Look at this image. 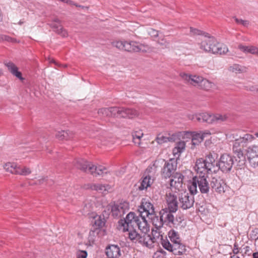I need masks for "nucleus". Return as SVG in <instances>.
I'll use <instances>...</instances> for the list:
<instances>
[{
  "mask_svg": "<svg viewBox=\"0 0 258 258\" xmlns=\"http://www.w3.org/2000/svg\"><path fill=\"white\" fill-rule=\"evenodd\" d=\"M98 114L102 116L132 118L137 116L139 112L133 108L114 106L100 108Z\"/></svg>",
  "mask_w": 258,
  "mask_h": 258,
  "instance_id": "1",
  "label": "nucleus"
},
{
  "mask_svg": "<svg viewBox=\"0 0 258 258\" xmlns=\"http://www.w3.org/2000/svg\"><path fill=\"white\" fill-rule=\"evenodd\" d=\"M218 158V155L214 153H210L205 158H199L196 160L195 169L198 172L204 174L215 173V167L214 164V159Z\"/></svg>",
  "mask_w": 258,
  "mask_h": 258,
  "instance_id": "2",
  "label": "nucleus"
},
{
  "mask_svg": "<svg viewBox=\"0 0 258 258\" xmlns=\"http://www.w3.org/2000/svg\"><path fill=\"white\" fill-rule=\"evenodd\" d=\"M146 217L142 213L137 215L134 212H131L126 215L125 218L120 219V223L127 224V227L129 226L134 227L136 225L143 233L142 234H146L150 230V226L146 219Z\"/></svg>",
  "mask_w": 258,
  "mask_h": 258,
  "instance_id": "3",
  "label": "nucleus"
},
{
  "mask_svg": "<svg viewBox=\"0 0 258 258\" xmlns=\"http://www.w3.org/2000/svg\"><path fill=\"white\" fill-rule=\"evenodd\" d=\"M113 47L119 50L128 52H146L149 50L147 45L140 44L137 41H115L111 42Z\"/></svg>",
  "mask_w": 258,
  "mask_h": 258,
  "instance_id": "4",
  "label": "nucleus"
},
{
  "mask_svg": "<svg viewBox=\"0 0 258 258\" xmlns=\"http://www.w3.org/2000/svg\"><path fill=\"white\" fill-rule=\"evenodd\" d=\"M75 166L78 169L85 172L90 173L95 176L103 175L107 173V169L101 165L95 166L88 164V162L83 159H79L76 160Z\"/></svg>",
  "mask_w": 258,
  "mask_h": 258,
  "instance_id": "5",
  "label": "nucleus"
},
{
  "mask_svg": "<svg viewBox=\"0 0 258 258\" xmlns=\"http://www.w3.org/2000/svg\"><path fill=\"white\" fill-rule=\"evenodd\" d=\"M214 159L215 173L219 170L223 173L230 172L234 165V157L229 154H224L220 158L219 161Z\"/></svg>",
  "mask_w": 258,
  "mask_h": 258,
  "instance_id": "6",
  "label": "nucleus"
},
{
  "mask_svg": "<svg viewBox=\"0 0 258 258\" xmlns=\"http://www.w3.org/2000/svg\"><path fill=\"white\" fill-rule=\"evenodd\" d=\"M118 226L123 232H128V238L132 242L139 244L142 243L143 234L139 233L133 226L127 227V224L120 223V220L118 221Z\"/></svg>",
  "mask_w": 258,
  "mask_h": 258,
  "instance_id": "7",
  "label": "nucleus"
},
{
  "mask_svg": "<svg viewBox=\"0 0 258 258\" xmlns=\"http://www.w3.org/2000/svg\"><path fill=\"white\" fill-rule=\"evenodd\" d=\"M161 244L165 249L173 252L174 255H182L186 251L185 245L180 242L171 244L167 239H162Z\"/></svg>",
  "mask_w": 258,
  "mask_h": 258,
  "instance_id": "8",
  "label": "nucleus"
},
{
  "mask_svg": "<svg viewBox=\"0 0 258 258\" xmlns=\"http://www.w3.org/2000/svg\"><path fill=\"white\" fill-rule=\"evenodd\" d=\"M177 166V160L175 158H170L165 161L164 165L161 170V175L162 178H167L171 177L175 172Z\"/></svg>",
  "mask_w": 258,
  "mask_h": 258,
  "instance_id": "9",
  "label": "nucleus"
},
{
  "mask_svg": "<svg viewBox=\"0 0 258 258\" xmlns=\"http://www.w3.org/2000/svg\"><path fill=\"white\" fill-rule=\"evenodd\" d=\"M129 210V204L125 201L115 203L111 207L112 215L114 218H118Z\"/></svg>",
  "mask_w": 258,
  "mask_h": 258,
  "instance_id": "10",
  "label": "nucleus"
},
{
  "mask_svg": "<svg viewBox=\"0 0 258 258\" xmlns=\"http://www.w3.org/2000/svg\"><path fill=\"white\" fill-rule=\"evenodd\" d=\"M217 41L215 37L210 36L209 34L205 35V38L199 44L200 48L206 52L212 53Z\"/></svg>",
  "mask_w": 258,
  "mask_h": 258,
  "instance_id": "11",
  "label": "nucleus"
},
{
  "mask_svg": "<svg viewBox=\"0 0 258 258\" xmlns=\"http://www.w3.org/2000/svg\"><path fill=\"white\" fill-rule=\"evenodd\" d=\"M178 199L180 207L183 210H186L192 207L195 203L194 196L190 195L186 191L179 193L178 194Z\"/></svg>",
  "mask_w": 258,
  "mask_h": 258,
  "instance_id": "12",
  "label": "nucleus"
},
{
  "mask_svg": "<svg viewBox=\"0 0 258 258\" xmlns=\"http://www.w3.org/2000/svg\"><path fill=\"white\" fill-rule=\"evenodd\" d=\"M139 213L142 214L147 217L153 216L155 211L153 205L146 198H143L142 200L139 209Z\"/></svg>",
  "mask_w": 258,
  "mask_h": 258,
  "instance_id": "13",
  "label": "nucleus"
},
{
  "mask_svg": "<svg viewBox=\"0 0 258 258\" xmlns=\"http://www.w3.org/2000/svg\"><path fill=\"white\" fill-rule=\"evenodd\" d=\"M92 223L93 229H91L89 234L90 236H95V233H98V230L105 226L106 220L104 215H96L94 217Z\"/></svg>",
  "mask_w": 258,
  "mask_h": 258,
  "instance_id": "14",
  "label": "nucleus"
},
{
  "mask_svg": "<svg viewBox=\"0 0 258 258\" xmlns=\"http://www.w3.org/2000/svg\"><path fill=\"white\" fill-rule=\"evenodd\" d=\"M175 212L168 210L167 209H162L160 212L159 215H161V220L164 222V225L170 227L175 226L176 222L175 221V217L173 215V213Z\"/></svg>",
  "mask_w": 258,
  "mask_h": 258,
  "instance_id": "15",
  "label": "nucleus"
},
{
  "mask_svg": "<svg viewBox=\"0 0 258 258\" xmlns=\"http://www.w3.org/2000/svg\"><path fill=\"white\" fill-rule=\"evenodd\" d=\"M211 188L215 191L222 194L225 192V188H226V183L220 177H212L210 180Z\"/></svg>",
  "mask_w": 258,
  "mask_h": 258,
  "instance_id": "16",
  "label": "nucleus"
},
{
  "mask_svg": "<svg viewBox=\"0 0 258 258\" xmlns=\"http://www.w3.org/2000/svg\"><path fill=\"white\" fill-rule=\"evenodd\" d=\"M197 182L201 193L208 195L211 188L210 180L209 181L205 175H200L197 177Z\"/></svg>",
  "mask_w": 258,
  "mask_h": 258,
  "instance_id": "17",
  "label": "nucleus"
},
{
  "mask_svg": "<svg viewBox=\"0 0 258 258\" xmlns=\"http://www.w3.org/2000/svg\"><path fill=\"white\" fill-rule=\"evenodd\" d=\"M48 25L53 30V31L58 35H60L62 37H68V33L67 31L62 26L61 21L58 18L54 19L52 22Z\"/></svg>",
  "mask_w": 258,
  "mask_h": 258,
  "instance_id": "18",
  "label": "nucleus"
},
{
  "mask_svg": "<svg viewBox=\"0 0 258 258\" xmlns=\"http://www.w3.org/2000/svg\"><path fill=\"white\" fill-rule=\"evenodd\" d=\"M190 119H196L200 122H207L208 123H213L214 118V114L204 112L196 114L189 117Z\"/></svg>",
  "mask_w": 258,
  "mask_h": 258,
  "instance_id": "19",
  "label": "nucleus"
},
{
  "mask_svg": "<svg viewBox=\"0 0 258 258\" xmlns=\"http://www.w3.org/2000/svg\"><path fill=\"white\" fill-rule=\"evenodd\" d=\"M176 195L173 193H169L166 195V201L168 205V210L171 212H176L178 209V203Z\"/></svg>",
  "mask_w": 258,
  "mask_h": 258,
  "instance_id": "20",
  "label": "nucleus"
},
{
  "mask_svg": "<svg viewBox=\"0 0 258 258\" xmlns=\"http://www.w3.org/2000/svg\"><path fill=\"white\" fill-rule=\"evenodd\" d=\"M180 75L183 80L186 81L190 84L199 87L203 78V77L200 76L189 75L185 73H181Z\"/></svg>",
  "mask_w": 258,
  "mask_h": 258,
  "instance_id": "21",
  "label": "nucleus"
},
{
  "mask_svg": "<svg viewBox=\"0 0 258 258\" xmlns=\"http://www.w3.org/2000/svg\"><path fill=\"white\" fill-rule=\"evenodd\" d=\"M4 64L7 67L9 71L13 76H15L21 81L24 80V78L22 77V73L18 71V67L13 62H5Z\"/></svg>",
  "mask_w": 258,
  "mask_h": 258,
  "instance_id": "22",
  "label": "nucleus"
},
{
  "mask_svg": "<svg viewBox=\"0 0 258 258\" xmlns=\"http://www.w3.org/2000/svg\"><path fill=\"white\" fill-rule=\"evenodd\" d=\"M105 253L108 258H117L120 254V248L116 245H109L106 248Z\"/></svg>",
  "mask_w": 258,
  "mask_h": 258,
  "instance_id": "23",
  "label": "nucleus"
},
{
  "mask_svg": "<svg viewBox=\"0 0 258 258\" xmlns=\"http://www.w3.org/2000/svg\"><path fill=\"white\" fill-rule=\"evenodd\" d=\"M141 244L149 248H152L154 246L155 242V238L153 236L148 234H143V238Z\"/></svg>",
  "mask_w": 258,
  "mask_h": 258,
  "instance_id": "24",
  "label": "nucleus"
},
{
  "mask_svg": "<svg viewBox=\"0 0 258 258\" xmlns=\"http://www.w3.org/2000/svg\"><path fill=\"white\" fill-rule=\"evenodd\" d=\"M178 139V137L176 134H169L168 137L159 135L156 139V142L159 144H162L168 142H174Z\"/></svg>",
  "mask_w": 258,
  "mask_h": 258,
  "instance_id": "25",
  "label": "nucleus"
},
{
  "mask_svg": "<svg viewBox=\"0 0 258 258\" xmlns=\"http://www.w3.org/2000/svg\"><path fill=\"white\" fill-rule=\"evenodd\" d=\"M210 133H206V132H200V133H196L193 132L191 133V138H192V145H198L199 143H201L204 138L207 135H210Z\"/></svg>",
  "mask_w": 258,
  "mask_h": 258,
  "instance_id": "26",
  "label": "nucleus"
},
{
  "mask_svg": "<svg viewBox=\"0 0 258 258\" xmlns=\"http://www.w3.org/2000/svg\"><path fill=\"white\" fill-rule=\"evenodd\" d=\"M153 182V179L151 178V176L148 175L144 176L140 182L138 189L139 190L147 189L148 187H150Z\"/></svg>",
  "mask_w": 258,
  "mask_h": 258,
  "instance_id": "27",
  "label": "nucleus"
},
{
  "mask_svg": "<svg viewBox=\"0 0 258 258\" xmlns=\"http://www.w3.org/2000/svg\"><path fill=\"white\" fill-rule=\"evenodd\" d=\"M90 188L105 195L111 189V186L109 184L102 185L100 184H94L90 185Z\"/></svg>",
  "mask_w": 258,
  "mask_h": 258,
  "instance_id": "28",
  "label": "nucleus"
},
{
  "mask_svg": "<svg viewBox=\"0 0 258 258\" xmlns=\"http://www.w3.org/2000/svg\"><path fill=\"white\" fill-rule=\"evenodd\" d=\"M55 136L60 140H70L74 137V134L70 131H61L60 132H58Z\"/></svg>",
  "mask_w": 258,
  "mask_h": 258,
  "instance_id": "29",
  "label": "nucleus"
},
{
  "mask_svg": "<svg viewBox=\"0 0 258 258\" xmlns=\"http://www.w3.org/2000/svg\"><path fill=\"white\" fill-rule=\"evenodd\" d=\"M228 51L227 47L223 44H220L217 41V44L215 45L212 53L224 54Z\"/></svg>",
  "mask_w": 258,
  "mask_h": 258,
  "instance_id": "30",
  "label": "nucleus"
},
{
  "mask_svg": "<svg viewBox=\"0 0 258 258\" xmlns=\"http://www.w3.org/2000/svg\"><path fill=\"white\" fill-rule=\"evenodd\" d=\"M228 51L227 47L223 44H220L217 41V44L215 45L212 53L224 54Z\"/></svg>",
  "mask_w": 258,
  "mask_h": 258,
  "instance_id": "31",
  "label": "nucleus"
},
{
  "mask_svg": "<svg viewBox=\"0 0 258 258\" xmlns=\"http://www.w3.org/2000/svg\"><path fill=\"white\" fill-rule=\"evenodd\" d=\"M245 151L247 158L258 156V145L250 146L247 147Z\"/></svg>",
  "mask_w": 258,
  "mask_h": 258,
  "instance_id": "32",
  "label": "nucleus"
},
{
  "mask_svg": "<svg viewBox=\"0 0 258 258\" xmlns=\"http://www.w3.org/2000/svg\"><path fill=\"white\" fill-rule=\"evenodd\" d=\"M234 154L235 155V160L238 162V165L239 166L244 165L245 164L246 159L245 156L244 155L243 151L234 152Z\"/></svg>",
  "mask_w": 258,
  "mask_h": 258,
  "instance_id": "33",
  "label": "nucleus"
},
{
  "mask_svg": "<svg viewBox=\"0 0 258 258\" xmlns=\"http://www.w3.org/2000/svg\"><path fill=\"white\" fill-rule=\"evenodd\" d=\"M254 139V137L253 136L248 134H244L242 137L240 136L239 138H237L243 146L246 145L247 143L252 142Z\"/></svg>",
  "mask_w": 258,
  "mask_h": 258,
  "instance_id": "34",
  "label": "nucleus"
},
{
  "mask_svg": "<svg viewBox=\"0 0 258 258\" xmlns=\"http://www.w3.org/2000/svg\"><path fill=\"white\" fill-rule=\"evenodd\" d=\"M197 176L194 177L192 181L188 186V189L191 194L190 195H192V196L198 193L197 186H198V184L197 182Z\"/></svg>",
  "mask_w": 258,
  "mask_h": 258,
  "instance_id": "35",
  "label": "nucleus"
},
{
  "mask_svg": "<svg viewBox=\"0 0 258 258\" xmlns=\"http://www.w3.org/2000/svg\"><path fill=\"white\" fill-rule=\"evenodd\" d=\"M18 166L15 163L8 162L5 164L4 168L7 171L16 174Z\"/></svg>",
  "mask_w": 258,
  "mask_h": 258,
  "instance_id": "36",
  "label": "nucleus"
},
{
  "mask_svg": "<svg viewBox=\"0 0 258 258\" xmlns=\"http://www.w3.org/2000/svg\"><path fill=\"white\" fill-rule=\"evenodd\" d=\"M168 237L170 240L172 242V244H174L176 242H180V238L179 236L178 232L174 230H171L168 232Z\"/></svg>",
  "mask_w": 258,
  "mask_h": 258,
  "instance_id": "37",
  "label": "nucleus"
},
{
  "mask_svg": "<svg viewBox=\"0 0 258 258\" xmlns=\"http://www.w3.org/2000/svg\"><path fill=\"white\" fill-rule=\"evenodd\" d=\"M214 86V83L203 78L199 87L203 89L208 90L212 88Z\"/></svg>",
  "mask_w": 258,
  "mask_h": 258,
  "instance_id": "38",
  "label": "nucleus"
},
{
  "mask_svg": "<svg viewBox=\"0 0 258 258\" xmlns=\"http://www.w3.org/2000/svg\"><path fill=\"white\" fill-rule=\"evenodd\" d=\"M143 135L144 134L142 130L134 132L133 133L132 136L133 142L135 144L140 145L141 139L143 137Z\"/></svg>",
  "mask_w": 258,
  "mask_h": 258,
  "instance_id": "39",
  "label": "nucleus"
},
{
  "mask_svg": "<svg viewBox=\"0 0 258 258\" xmlns=\"http://www.w3.org/2000/svg\"><path fill=\"white\" fill-rule=\"evenodd\" d=\"M245 68L238 64H233L229 68L230 72L235 73H241L245 71Z\"/></svg>",
  "mask_w": 258,
  "mask_h": 258,
  "instance_id": "40",
  "label": "nucleus"
},
{
  "mask_svg": "<svg viewBox=\"0 0 258 258\" xmlns=\"http://www.w3.org/2000/svg\"><path fill=\"white\" fill-rule=\"evenodd\" d=\"M153 224L155 226V227L159 229L163 227L164 225V222L161 220V215H160V217L158 216H155L153 218L152 217Z\"/></svg>",
  "mask_w": 258,
  "mask_h": 258,
  "instance_id": "41",
  "label": "nucleus"
},
{
  "mask_svg": "<svg viewBox=\"0 0 258 258\" xmlns=\"http://www.w3.org/2000/svg\"><path fill=\"white\" fill-rule=\"evenodd\" d=\"M31 170L26 167L18 166L16 174H20L22 175H27L30 174Z\"/></svg>",
  "mask_w": 258,
  "mask_h": 258,
  "instance_id": "42",
  "label": "nucleus"
},
{
  "mask_svg": "<svg viewBox=\"0 0 258 258\" xmlns=\"http://www.w3.org/2000/svg\"><path fill=\"white\" fill-rule=\"evenodd\" d=\"M214 118L213 123H221L223 121H226L227 119V116L225 114H214Z\"/></svg>",
  "mask_w": 258,
  "mask_h": 258,
  "instance_id": "43",
  "label": "nucleus"
},
{
  "mask_svg": "<svg viewBox=\"0 0 258 258\" xmlns=\"http://www.w3.org/2000/svg\"><path fill=\"white\" fill-rule=\"evenodd\" d=\"M233 138L235 139L232 148L233 153L242 151V148L244 146L237 140V138H235L234 137Z\"/></svg>",
  "mask_w": 258,
  "mask_h": 258,
  "instance_id": "44",
  "label": "nucleus"
},
{
  "mask_svg": "<svg viewBox=\"0 0 258 258\" xmlns=\"http://www.w3.org/2000/svg\"><path fill=\"white\" fill-rule=\"evenodd\" d=\"M171 177H173L176 180L177 184L179 185L180 187H181L183 179L184 178V176L182 174L179 172H175Z\"/></svg>",
  "mask_w": 258,
  "mask_h": 258,
  "instance_id": "45",
  "label": "nucleus"
},
{
  "mask_svg": "<svg viewBox=\"0 0 258 258\" xmlns=\"http://www.w3.org/2000/svg\"><path fill=\"white\" fill-rule=\"evenodd\" d=\"M249 165L252 168L258 166V156L247 158Z\"/></svg>",
  "mask_w": 258,
  "mask_h": 258,
  "instance_id": "46",
  "label": "nucleus"
},
{
  "mask_svg": "<svg viewBox=\"0 0 258 258\" xmlns=\"http://www.w3.org/2000/svg\"><path fill=\"white\" fill-rule=\"evenodd\" d=\"M4 41L11 42L13 43L17 42V40L16 39L12 38L8 35L0 34V42Z\"/></svg>",
  "mask_w": 258,
  "mask_h": 258,
  "instance_id": "47",
  "label": "nucleus"
},
{
  "mask_svg": "<svg viewBox=\"0 0 258 258\" xmlns=\"http://www.w3.org/2000/svg\"><path fill=\"white\" fill-rule=\"evenodd\" d=\"M166 252L163 249H160L154 253L153 257V258H166Z\"/></svg>",
  "mask_w": 258,
  "mask_h": 258,
  "instance_id": "48",
  "label": "nucleus"
},
{
  "mask_svg": "<svg viewBox=\"0 0 258 258\" xmlns=\"http://www.w3.org/2000/svg\"><path fill=\"white\" fill-rule=\"evenodd\" d=\"M185 144L183 141L178 142L176 145V148L182 153L185 149Z\"/></svg>",
  "mask_w": 258,
  "mask_h": 258,
  "instance_id": "49",
  "label": "nucleus"
},
{
  "mask_svg": "<svg viewBox=\"0 0 258 258\" xmlns=\"http://www.w3.org/2000/svg\"><path fill=\"white\" fill-rule=\"evenodd\" d=\"M235 22L238 24H241L243 26L247 27L249 25V22L247 20H243L242 19H239L237 18L236 17L234 18Z\"/></svg>",
  "mask_w": 258,
  "mask_h": 258,
  "instance_id": "50",
  "label": "nucleus"
},
{
  "mask_svg": "<svg viewBox=\"0 0 258 258\" xmlns=\"http://www.w3.org/2000/svg\"><path fill=\"white\" fill-rule=\"evenodd\" d=\"M190 31L193 35H204L206 34L205 32L192 27L190 28Z\"/></svg>",
  "mask_w": 258,
  "mask_h": 258,
  "instance_id": "51",
  "label": "nucleus"
},
{
  "mask_svg": "<svg viewBox=\"0 0 258 258\" xmlns=\"http://www.w3.org/2000/svg\"><path fill=\"white\" fill-rule=\"evenodd\" d=\"M87 252L85 250H79L77 252V258H86Z\"/></svg>",
  "mask_w": 258,
  "mask_h": 258,
  "instance_id": "52",
  "label": "nucleus"
},
{
  "mask_svg": "<svg viewBox=\"0 0 258 258\" xmlns=\"http://www.w3.org/2000/svg\"><path fill=\"white\" fill-rule=\"evenodd\" d=\"M170 188L174 187L175 189L180 187L179 185L177 184L176 180L174 178H172L170 180Z\"/></svg>",
  "mask_w": 258,
  "mask_h": 258,
  "instance_id": "53",
  "label": "nucleus"
},
{
  "mask_svg": "<svg viewBox=\"0 0 258 258\" xmlns=\"http://www.w3.org/2000/svg\"><path fill=\"white\" fill-rule=\"evenodd\" d=\"M148 34L152 37H156L158 36V31L150 28L148 30Z\"/></svg>",
  "mask_w": 258,
  "mask_h": 258,
  "instance_id": "54",
  "label": "nucleus"
},
{
  "mask_svg": "<svg viewBox=\"0 0 258 258\" xmlns=\"http://www.w3.org/2000/svg\"><path fill=\"white\" fill-rule=\"evenodd\" d=\"M238 48L243 52L249 53V47L248 46H244L242 44H239L238 46Z\"/></svg>",
  "mask_w": 258,
  "mask_h": 258,
  "instance_id": "55",
  "label": "nucleus"
},
{
  "mask_svg": "<svg viewBox=\"0 0 258 258\" xmlns=\"http://www.w3.org/2000/svg\"><path fill=\"white\" fill-rule=\"evenodd\" d=\"M258 52V48L254 46L249 47V53L253 54H257Z\"/></svg>",
  "mask_w": 258,
  "mask_h": 258,
  "instance_id": "56",
  "label": "nucleus"
},
{
  "mask_svg": "<svg viewBox=\"0 0 258 258\" xmlns=\"http://www.w3.org/2000/svg\"><path fill=\"white\" fill-rule=\"evenodd\" d=\"M183 220V216H176V218H175V221L176 222L175 224V226L176 225H179L180 223L182 222V221Z\"/></svg>",
  "mask_w": 258,
  "mask_h": 258,
  "instance_id": "57",
  "label": "nucleus"
},
{
  "mask_svg": "<svg viewBox=\"0 0 258 258\" xmlns=\"http://www.w3.org/2000/svg\"><path fill=\"white\" fill-rule=\"evenodd\" d=\"M243 249L244 250V254H247L248 255H249L251 254V253L250 252V248L249 246H246L243 248Z\"/></svg>",
  "mask_w": 258,
  "mask_h": 258,
  "instance_id": "58",
  "label": "nucleus"
},
{
  "mask_svg": "<svg viewBox=\"0 0 258 258\" xmlns=\"http://www.w3.org/2000/svg\"><path fill=\"white\" fill-rule=\"evenodd\" d=\"M233 252L234 254H236L239 252L238 245L236 243L234 244V248L233 249Z\"/></svg>",
  "mask_w": 258,
  "mask_h": 258,
  "instance_id": "59",
  "label": "nucleus"
},
{
  "mask_svg": "<svg viewBox=\"0 0 258 258\" xmlns=\"http://www.w3.org/2000/svg\"><path fill=\"white\" fill-rule=\"evenodd\" d=\"M258 232V229H255L252 231L253 233H255V234H254V235L252 234L253 238H254L255 239H257L258 238V232Z\"/></svg>",
  "mask_w": 258,
  "mask_h": 258,
  "instance_id": "60",
  "label": "nucleus"
},
{
  "mask_svg": "<svg viewBox=\"0 0 258 258\" xmlns=\"http://www.w3.org/2000/svg\"><path fill=\"white\" fill-rule=\"evenodd\" d=\"M172 153L174 155H175L178 154H180L181 152L178 149H177L176 147H175L172 150Z\"/></svg>",
  "mask_w": 258,
  "mask_h": 258,
  "instance_id": "61",
  "label": "nucleus"
},
{
  "mask_svg": "<svg viewBox=\"0 0 258 258\" xmlns=\"http://www.w3.org/2000/svg\"><path fill=\"white\" fill-rule=\"evenodd\" d=\"M158 43L161 45H164L165 46V47H167L168 44H169V43L168 42H165L164 43L163 42H158Z\"/></svg>",
  "mask_w": 258,
  "mask_h": 258,
  "instance_id": "62",
  "label": "nucleus"
},
{
  "mask_svg": "<svg viewBox=\"0 0 258 258\" xmlns=\"http://www.w3.org/2000/svg\"><path fill=\"white\" fill-rule=\"evenodd\" d=\"M204 203V200H203L202 202H199L198 201L196 202V205H199V206H200L201 207L203 206V205H202V204H203Z\"/></svg>",
  "mask_w": 258,
  "mask_h": 258,
  "instance_id": "63",
  "label": "nucleus"
},
{
  "mask_svg": "<svg viewBox=\"0 0 258 258\" xmlns=\"http://www.w3.org/2000/svg\"><path fill=\"white\" fill-rule=\"evenodd\" d=\"M252 256L253 258H258V252L253 253Z\"/></svg>",
  "mask_w": 258,
  "mask_h": 258,
  "instance_id": "64",
  "label": "nucleus"
}]
</instances>
